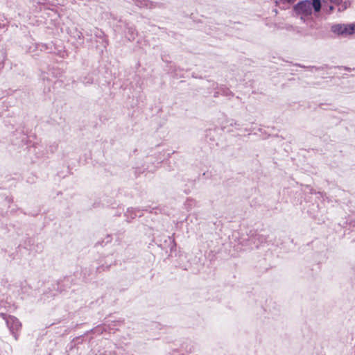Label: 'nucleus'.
Returning <instances> with one entry per match:
<instances>
[{
  "mask_svg": "<svg viewBox=\"0 0 355 355\" xmlns=\"http://www.w3.org/2000/svg\"><path fill=\"white\" fill-rule=\"evenodd\" d=\"M321 6L320 0H305L297 3L294 9L297 14L301 15V19L305 20L306 17L311 16L313 10L315 12H320Z\"/></svg>",
  "mask_w": 355,
  "mask_h": 355,
  "instance_id": "obj_1",
  "label": "nucleus"
},
{
  "mask_svg": "<svg viewBox=\"0 0 355 355\" xmlns=\"http://www.w3.org/2000/svg\"><path fill=\"white\" fill-rule=\"evenodd\" d=\"M331 31L343 36L350 35L355 33V24H336L332 26Z\"/></svg>",
  "mask_w": 355,
  "mask_h": 355,
  "instance_id": "obj_2",
  "label": "nucleus"
},
{
  "mask_svg": "<svg viewBox=\"0 0 355 355\" xmlns=\"http://www.w3.org/2000/svg\"><path fill=\"white\" fill-rule=\"evenodd\" d=\"M3 318L5 319L6 324L10 330V332L13 335L15 339L17 340V334L15 333V331H17L20 329L21 327V322L17 318L12 315L4 316Z\"/></svg>",
  "mask_w": 355,
  "mask_h": 355,
  "instance_id": "obj_3",
  "label": "nucleus"
},
{
  "mask_svg": "<svg viewBox=\"0 0 355 355\" xmlns=\"http://www.w3.org/2000/svg\"><path fill=\"white\" fill-rule=\"evenodd\" d=\"M135 3L140 8H146L149 9L154 8L157 6V3L149 0H135Z\"/></svg>",
  "mask_w": 355,
  "mask_h": 355,
  "instance_id": "obj_4",
  "label": "nucleus"
},
{
  "mask_svg": "<svg viewBox=\"0 0 355 355\" xmlns=\"http://www.w3.org/2000/svg\"><path fill=\"white\" fill-rule=\"evenodd\" d=\"M139 212V210H137L134 208H128L126 212V215L128 217H130L132 218H134L135 216H137V213Z\"/></svg>",
  "mask_w": 355,
  "mask_h": 355,
  "instance_id": "obj_5",
  "label": "nucleus"
},
{
  "mask_svg": "<svg viewBox=\"0 0 355 355\" xmlns=\"http://www.w3.org/2000/svg\"><path fill=\"white\" fill-rule=\"evenodd\" d=\"M295 1V0H275V3L279 7H281V5L282 4V8H284V6L289 5Z\"/></svg>",
  "mask_w": 355,
  "mask_h": 355,
  "instance_id": "obj_6",
  "label": "nucleus"
},
{
  "mask_svg": "<svg viewBox=\"0 0 355 355\" xmlns=\"http://www.w3.org/2000/svg\"><path fill=\"white\" fill-rule=\"evenodd\" d=\"M128 34H130V37H128V40H134L135 39V35L134 28H128Z\"/></svg>",
  "mask_w": 355,
  "mask_h": 355,
  "instance_id": "obj_7",
  "label": "nucleus"
},
{
  "mask_svg": "<svg viewBox=\"0 0 355 355\" xmlns=\"http://www.w3.org/2000/svg\"><path fill=\"white\" fill-rule=\"evenodd\" d=\"M329 8H330L331 10H332L334 7L333 6H330Z\"/></svg>",
  "mask_w": 355,
  "mask_h": 355,
  "instance_id": "obj_8",
  "label": "nucleus"
},
{
  "mask_svg": "<svg viewBox=\"0 0 355 355\" xmlns=\"http://www.w3.org/2000/svg\"><path fill=\"white\" fill-rule=\"evenodd\" d=\"M331 2L334 1L335 0H330Z\"/></svg>",
  "mask_w": 355,
  "mask_h": 355,
  "instance_id": "obj_9",
  "label": "nucleus"
}]
</instances>
